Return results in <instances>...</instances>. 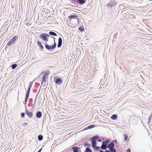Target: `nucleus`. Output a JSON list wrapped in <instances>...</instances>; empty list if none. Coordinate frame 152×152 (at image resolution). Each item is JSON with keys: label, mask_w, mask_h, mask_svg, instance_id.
<instances>
[{"label": "nucleus", "mask_w": 152, "mask_h": 152, "mask_svg": "<svg viewBox=\"0 0 152 152\" xmlns=\"http://www.w3.org/2000/svg\"><path fill=\"white\" fill-rule=\"evenodd\" d=\"M46 82H44V83L43 84V85L42 84V85H43V87H44L46 85Z\"/></svg>", "instance_id": "a19ab883"}, {"label": "nucleus", "mask_w": 152, "mask_h": 152, "mask_svg": "<svg viewBox=\"0 0 152 152\" xmlns=\"http://www.w3.org/2000/svg\"><path fill=\"white\" fill-rule=\"evenodd\" d=\"M36 103V101L35 100L34 101V103Z\"/></svg>", "instance_id": "c03bdc74"}, {"label": "nucleus", "mask_w": 152, "mask_h": 152, "mask_svg": "<svg viewBox=\"0 0 152 152\" xmlns=\"http://www.w3.org/2000/svg\"><path fill=\"white\" fill-rule=\"evenodd\" d=\"M42 148L39 149V150L37 152H41L42 150Z\"/></svg>", "instance_id": "ea45409f"}, {"label": "nucleus", "mask_w": 152, "mask_h": 152, "mask_svg": "<svg viewBox=\"0 0 152 152\" xmlns=\"http://www.w3.org/2000/svg\"><path fill=\"white\" fill-rule=\"evenodd\" d=\"M18 39L17 36H14L13 37L10 39L7 42V46L10 47L11 45H14L16 42V41Z\"/></svg>", "instance_id": "f257e3e1"}, {"label": "nucleus", "mask_w": 152, "mask_h": 152, "mask_svg": "<svg viewBox=\"0 0 152 152\" xmlns=\"http://www.w3.org/2000/svg\"><path fill=\"white\" fill-rule=\"evenodd\" d=\"M49 35H52L53 36H57V34L55 32L53 31H50L49 33Z\"/></svg>", "instance_id": "4be33fe9"}, {"label": "nucleus", "mask_w": 152, "mask_h": 152, "mask_svg": "<svg viewBox=\"0 0 152 152\" xmlns=\"http://www.w3.org/2000/svg\"><path fill=\"white\" fill-rule=\"evenodd\" d=\"M37 98H35V100L36 101Z\"/></svg>", "instance_id": "a18cd8bd"}, {"label": "nucleus", "mask_w": 152, "mask_h": 152, "mask_svg": "<svg viewBox=\"0 0 152 152\" xmlns=\"http://www.w3.org/2000/svg\"><path fill=\"white\" fill-rule=\"evenodd\" d=\"M29 97V96H26L25 97V99L24 102H23V103L25 104H26L27 103V102Z\"/></svg>", "instance_id": "b1692460"}, {"label": "nucleus", "mask_w": 152, "mask_h": 152, "mask_svg": "<svg viewBox=\"0 0 152 152\" xmlns=\"http://www.w3.org/2000/svg\"><path fill=\"white\" fill-rule=\"evenodd\" d=\"M49 75L46 72H44V74L42 77V84L43 85L44 82H46V79L47 78Z\"/></svg>", "instance_id": "0eeeda50"}, {"label": "nucleus", "mask_w": 152, "mask_h": 152, "mask_svg": "<svg viewBox=\"0 0 152 152\" xmlns=\"http://www.w3.org/2000/svg\"><path fill=\"white\" fill-rule=\"evenodd\" d=\"M90 141L91 142V145L92 148L94 147V146L96 145L97 142L96 140H92V141Z\"/></svg>", "instance_id": "dca6fc26"}, {"label": "nucleus", "mask_w": 152, "mask_h": 152, "mask_svg": "<svg viewBox=\"0 0 152 152\" xmlns=\"http://www.w3.org/2000/svg\"><path fill=\"white\" fill-rule=\"evenodd\" d=\"M93 148L97 151H99L100 150V148H101V147H99V146L96 145V146H94V147H93Z\"/></svg>", "instance_id": "a878e982"}, {"label": "nucleus", "mask_w": 152, "mask_h": 152, "mask_svg": "<svg viewBox=\"0 0 152 152\" xmlns=\"http://www.w3.org/2000/svg\"><path fill=\"white\" fill-rule=\"evenodd\" d=\"M95 127V125H90L86 127L84 130H87L89 129H91Z\"/></svg>", "instance_id": "a211bd4d"}, {"label": "nucleus", "mask_w": 152, "mask_h": 152, "mask_svg": "<svg viewBox=\"0 0 152 152\" xmlns=\"http://www.w3.org/2000/svg\"><path fill=\"white\" fill-rule=\"evenodd\" d=\"M32 83L30 82L29 83V84L28 86H31V87L32 86Z\"/></svg>", "instance_id": "e433bc0d"}, {"label": "nucleus", "mask_w": 152, "mask_h": 152, "mask_svg": "<svg viewBox=\"0 0 152 152\" xmlns=\"http://www.w3.org/2000/svg\"><path fill=\"white\" fill-rule=\"evenodd\" d=\"M73 152H78V147L77 146H74L72 148Z\"/></svg>", "instance_id": "aec40b11"}, {"label": "nucleus", "mask_w": 152, "mask_h": 152, "mask_svg": "<svg viewBox=\"0 0 152 152\" xmlns=\"http://www.w3.org/2000/svg\"><path fill=\"white\" fill-rule=\"evenodd\" d=\"M25 116V113L22 112L21 113V117L22 118H24Z\"/></svg>", "instance_id": "7c9ffc66"}, {"label": "nucleus", "mask_w": 152, "mask_h": 152, "mask_svg": "<svg viewBox=\"0 0 152 152\" xmlns=\"http://www.w3.org/2000/svg\"><path fill=\"white\" fill-rule=\"evenodd\" d=\"M43 136L42 135L40 134L38 136V139L39 141H41L42 140Z\"/></svg>", "instance_id": "393cba45"}, {"label": "nucleus", "mask_w": 152, "mask_h": 152, "mask_svg": "<svg viewBox=\"0 0 152 152\" xmlns=\"http://www.w3.org/2000/svg\"><path fill=\"white\" fill-rule=\"evenodd\" d=\"M109 143V141L107 140H105L102 142V145L101 146V148L102 150H106L107 148L108 144Z\"/></svg>", "instance_id": "20e7f679"}, {"label": "nucleus", "mask_w": 152, "mask_h": 152, "mask_svg": "<svg viewBox=\"0 0 152 152\" xmlns=\"http://www.w3.org/2000/svg\"><path fill=\"white\" fill-rule=\"evenodd\" d=\"M86 146H88V148H89V147L90 146H91V144H86V145H85Z\"/></svg>", "instance_id": "4c0bfd02"}, {"label": "nucleus", "mask_w": 152, "mask_h": 152, "mask_svg": "<svg viewBox=\"0 0 152 152\" xmlns=\"http://www.w3.org/2000/svg\"><path fill=\"white\" fill-rule=\"evenodd\" d=\"M18 66L17 64H12L11 65V67L12 69H15Z\"/></svg>", "instance_id": "bb28decb"}, {"label": "nucleus", "mask_w": 152, "mask_h": 152, "mask_svg": "<svg viewBox=\"0 0 152 152\" xmlns=\"http://www.w3.org/2000/svg\"><path fill=\"white\" fill-rule=\"evenodd\" d=\"M62 38L61 37L59 38L58 39V42L57 44L58 48H60L61 47L62 45Z\"/></svg>", "instance_id": "f8f14e48"}, {"label": "nucleus", "mask_w": 152, "mask_h": 152, "mask_svg": "<svg viewBox=\"0 0 152 152\" xmlns=\"http://www.w3.org/2000/svg\"><path fill=\"white\" fill-rule=\"evenodd\" d=\"M151 116H150L149 118L148 119V123H149L150 121H151Z\"/></svg>", "instance_id": "c9c22d12"}, {"label": "nucleus", "mask_w": 152, "mask_h": 152, "mask_svg": "<svg viewBox=\"0 0 152 152\" xmlns=\"http://www.w3.org/2000/svg\"><path fill=\"white\" fill-rule=\"evenodd\" d=\"M99 138V136L98 135H95L91 137L90 139V141H92V140H96Z\"/></svg>", "instance_id": "2eb2a0df"}, {"label": "nucleus", "mask_w": 152, "mask_h": 152, "mask_svg": "<svg viewBox=\"0 0 152 152\" xmlns=\"http://www.w3.org/2000/svg\"><path fill=\"white\" fill-rule=\"evenodd\" d=\"M31 86H28V89L27 91L26 92V96H29V94L30 93V91L31 90Z\"/></svg>", "instance_id": "f3484780"}, {"label": "nucleus", "mask_w": 152, "mask_h": 152, "mask_svg": "<svg viewBox=\"0 0 152 152\" xmlns=\"http://www.w3.org/2000/svg\"><path fill=\"white\" fill-rule=\"evenodd\" d=\"M44 119L43 120L42 123L43 124H49L50 123V121L49 120V118L48 117H47V114H45V115L44 116Z\"/></svg>", "instance_id": "6e6552de"}, {"label": "nucleus", "mask_w": 152, "mask_h": 152, "mask_svg": "<svg viewBox=\"0 0 152 152\" xmlns=\"http://www.w3.org/2000/svg\"><path fill=\"white\" fill-rule=\"evenodd\" d=\"M136 120V119H135L134 118H133L132 120L135 121Z\"/></svg>", "instance_id": "37998d69"}, {"label": "nucleus", "mask_w": 152, "mask_h": 152, "mask_svg": "<svg viewBox=\"0 0 152 152\" xmlns=\"http://www.w3.org/2000/svg\"><path fill=\"white\" fill-rule=\"evenodd\" d=\"M49 37L55 39V38L54 37H52L47 33H42L40 35V38L42 39L43 40L46 41H48V38Z\"/></svg>", "instance_id": "f03ea898"}, {"label": "nucleus", "mask_w": 152, "mask_h": 152, "mask_svg": "<svg viewBox=\"0 0 152 152\" xmlns=\"http://www.w3.org/2000/svg\"><path fill=\"white\" fill-rule=\"evenodd\" d=\"M45 47L46 49L48 50H54L56 48V44L55 42V39H54V43L52 45H49L47 43L45 42Z\"/></svg>", "instance_id": "7ed1b4c3"}, {"label": "nucleus", "mask_w": 152, "mask_h": 152, "mask_svg": "<svg viewBox=\"0 0 152 152\" xmlns=\"http://www.w3.org/2000/svg\"><path fill=\"white\" fill-rule=\"evenodd\" d=\"M105 151L104 152H117V150L116 149H111L110 150L109 149V150H105Z\"/></svg>", "instance_id": "6ab92c4d"}, {"label": "nucleus", "mask_w": 152, "mask_h": 152, "mask_svg": "<svg viewBox=\"0 0 152 152\" xmlns=\"http://www.w3.org/2000/svg\"><path fill=\"white\" fill-rule=\"evenodd\" d=\"M118 118V116L116 114H113L112 115L111 117V119L113 120H116Z\"/></svg>", "instance_id": "412c9836"}, {"label": "nucleus", "mask_w": 152, "mask_h": 152, "mask_svg": "<svg viewBox=\"0 0 152 152\" xmlns=\"http://www.w3.org/2000/svg\"><path fill=\"white\" fill-rule=\"evenodd\" d=\"M80 5H83L86 2V0H77Z\"/></svg>", "instance_id": "5701e85b"}, {"label": "nucleus", "mask_w": 152, "mask_h": 152, "mask_svg": "<svg viewBox=\"0 0 152 152\" xmlns=\"http://www.w3.org/2000/svg\"><path fill=\"white\" fill-rule=\"evenodd\" d=\"M41 73H42V74H43V72H42Z\"/></svg>", "instance_id": "49530a36"}, {"label": "nucleus", "mask_w": 152, "mask_h": 152, "mask_svg": "<svg viewBox=\"0 0 152 152\" xmlns=\"http://www.w3.org/2000/svg\"><path fill=\"white\" fill-rule=\"evenodd\" d=\"M37 44L38 46L39 47V49L41 51L43 50V49L44 48V47L42 45L41 42L40 41H38L37 42Z\"/></svg>", "instance_id": "ddd939ff"}, {"label": "nucleus", "mask_w": 152, "mask_h": 152, "mask_svg": "<svg viewBox=\"0 0 152 152\" xmlns=\"http://www.w3.org/2000/svg\"><path fill=\"white\" fill-rule=\"evenodd\" d=\"M111 142H113L114 144V143H115V144H117V140H113Z\"/></svg>", "instance_id": "2f4dec72"}, {"label": "nucleus", "mask_w": 152, "mask_h": 152, "mask_svg": "<svg viewBox=\"0 0 152 152\" xmlns=\"http://www.w3.org/2000/svg\"><path fill=\"white\" fill-rule=\"evenodd\" d=\"M79 30L81 32L83 31L84 30V28L83 26H81L79 28Z\"/></svg>", "instance_id": "c85d7f7f"}, {"label": "nucleus", "mask_w": 152, "mask_h": 152, "mask_svg": "<svg viewBox=\"0 0 152 152\" xmlns=\"http://www.w3.org/2000/svg\"><path fill=\"white\" fill-rule=\"evenodd\" d=\"M84 152H92V151L89 148H87L84 151Z\"/></svg>", "instance_id": "cd10ccee"}, {"label": "nucleus", "mask_w": 152, "mask_h": 152, "mask_svg": "<svg viewBox=\"0 0 152 152\" xmlns=\"http://www.w3.org/2000/svg\"><path fill=\"white\" fill-rule=\"evenodd\" d=\"M26 110V115L29 118H31L33 116V113L29 111L28 110H27V107L26 106V107H25Z\"/></svg>", "instance_id": "1a4fd4ad"}, {"label": "nucleus", "mask_w": 152, "mask_h": 152, "mask_svg": "<svg viewBox=\"0 0 152 152\" xmlns=\"http://www.w3.org/2000/svg\"><path fill=\"white\" fill-rule=\"evenodd\" d=\"M42 112L40 111H37L36 113V116L38 118H40L42 116Z\"/></svg>", "instance_id": "4468645a"}, {"label": "nucleus", "mask_w": 152, "mask_h": 152, "mask_svg": "<svg viewBox=\"0 0 152 152\" xmlns=\"http://www.w3.org/2000/svg\"><path fill=\"white\" fill-rule=\"evenodd\" d=\"M78 17V16L76 14H73L71 15L68 16V18L70 19V20L72 19H76L77 21H78V19L77 18Z\"/></svg>", "instance_id": "9b49d317"}, {"label": "nucleus", "mask_w": 152, "mask_h": 152, "mask_svg": "<svg viewBox=\"0 0 152 152\" xmlns=\"http://www.w3.org/2000/svg\"><path fill=\"white\" fill-rule=\"evenodd\" d=\"M40 91V89L39 90V91L37 93V94L36 96V98H37V96H38V94H39V92Z\"/></svg>", "instance_id": "58836bf2"}, {"label": "nucleus", "mask_w": 152, "mask_h": 152, "mask_svg": "<svg viewBox=\"0 0 152 152\" xmlns=\"http://www.w3.org/2000/svg\"><path fill=\"white\" fill-rule=\"evenodd\" d=\"M99 152H104L102 150H99Z\"/></svg>", "instance_id": "79ce46f5"}, {"label": "nucleus", "mask_w": 152, "mask_h": 152, "mask_svg": "<svg viewBox=\"0 0 152 152\" xmlns=\"http://www.w3.org/2000/svg\"><path fill=\"white\" fill-rule=\"evenodd\" d=\"M118 33H115L114 35V38H115V39H116L117 37V35H118Z\"/></svg>", "instance_id": "72a5a7b5"}, {"label": "nucleus", "mask_w": 152, "mask_h": 152, "mask_svg": "<svg viewBox=\"0 0 152 152\" xmlns=\"http://www.w3.org/2000/svg\"><path fill=\"white\" fill-rule=\"evenodd\" d=\"M97 141L98 142H101L102 141V140L101 138H98V139H97Z\"/></svg>", "instance_id": "f704fd0d"}, {"label": "nucleus", "mask_w": 152, "mask_h": 152, "mask_svg": "<svg viewBox=\"0 0 152 152\" xmlns=\"http://www.w3.org/2000/svg\"><path fill=\"white\" fill-rule=\"evenodd\" d=\"M28 124V123H23L22 124V126H26Z\"/></svg>", "instance_id": "473e14b6"}, {"label": "nucleus", "mask_w": 152, "mask_h": 152, "mask_svg": "<svg viewBox=\"0 0 152 152\" xmlns=\"http://www.w3.org/2000/svg\"><path fill=\"white\" fill-rule=\"evenodd\" d=\"M115 144L111 142H109V143L108 144L107 148L110 150L115 149L114 148Z\"/></svg>", "instance_id": "9d476101"}, {"label": "nucleus", "mask_w": 152, "mask_h": 152, "mask_svg": "<svg viewBox=\"0 0 152 152\" xmlns=\"http://www.w3.org/2000/svg\"><path fill=\"white\" fill-rule=\"evenodd\" d=\"M124 141H126L127 140L128 136L127 134H124Z\"/></svg>", "instance_id": "c756f323"}, {"label": "nucleus", "mask_w": 152, "mask_h": 152, "mask_svg": "<svg viewBox=\"0 0 152 152\" xmlns=\"http://www.w3.org/2000/svg\"><path fill=\"white\" fill-rule=\"evenodd\" d=\"M117 4V3L115 1H110L106 5V6L109 8H111L115 7Z\"/></svg>", "instance_id": "423d86ee"}, {"label": "nucleus", "mask_w": 152, "mask_h": 152, "mask_svg": "<svg viewBox=\"0 0 152 152\" xmlns=\"http://www.w3.org/2000/svg\"><path fill=\"white\" fill-rule=\"evenodd\" d=\"M54 81L56 84H61L63 80L61 78L58 77H53Z\"/></svg>", "instance_id": "39448f33"}]
</instances>
